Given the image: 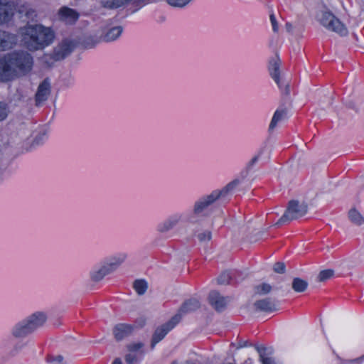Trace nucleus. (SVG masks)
<instances>
[{
    "label": "nucleus",
    "instance_id": "nucleus-1",
    "mask_svg": "<svg viewBox=\"0 0 364 364\" xmlns=\"http://www.w3.org/2000/svg\"><path fill=\"white\" fill-rule=\"evenodd\" d=\"M33 57L25 51L14 52L0 59V81L7 82L29 72L33 66Z\"/></svg>",
    "mask_w": 364,
    "mask_h": 364
},
{
    "label": "nucleus",
    "instance_id": "nucleus-2",
    "mask_svg": "<svg viewBox=\"0 0 364 364\" xmlns=\"http://www.w3.org/2000/svg\"><path fill=\"white\" fill-rule=\"evenodd\" d=\"M21 43L30 51L44 49L55 38L53 31L42 25H28L21 28Z\"/></svg>",
    "mask_w": 364,
    "mask_h": 364
},
{
    "label": "nucleus",
    "instance_id": "nucleus-3",
    "mask_svg": "<svg viewBox=\"0 0 364 364\" xmlns=\"http://www.w3.org/2000/svg\"><path fill=\"white\" fill-rule=\"evenodd\" d=\"M239 184V181L235 179L229 183L220 191H214L210 195L204 196L195 203L193 213L195 215H200L211 204L221 196H225L228 193L234 189Z\"/></svg>",
    "mask_w": 364,
    "mask_h": 364
},
{
    "label": "nucleus",
    "instance_id": "nucleus-4",
    "mask_svg": "<svg viewBox=\"0 0 364 364\" xmlns=\"http://www.w3.org/2000/svg\"><path fill=\"white\" fill-rule=\"evenodd\" d=\"M307 211L308 205L306 203L297 200H291L288 203L284 215L275 225H280L293 220H297L304 216Z\"/></svg>",
    "mask_w": 364,
    "mask_h": 364
},
{
    "label": "nucleus",
    "instance_id": "nucleus-5",
    "mask_svg": "<svg viewBox=\"0 0 364 364\" xmlns=\"http://www.w3.org/2000/svg\"><path fill=\"white\" fill-rule=\"evenodd\" d=\"M318 20L328 31L343 36L348 34V29L346 26L329 11H322L318 16Z\"/></svg>",
    "mask_w": 364,
    "mask_h": 364
},
{
    "label": "nucleus",
    "instance_id": "nucleus-6",
    "mask_svg": "<svg viewBox=\"0 0 364 364\" xmlns=\"http://www.w3.org/2000/svg\"><path fill=\"white\" fill-rule=\"evenodd\" d=\"M181 316L176 314L167 323L158 327L152 336L151 348L153 349L156 344L161 341L165 336L180 321Z\"/></svg>",
    "mask_w": 364,
    "mask_h": 364
},
{
    "label": "nucleus",
    "instance_id": "nucleus-7",
    "mask_svg": "<svg viewBox=\"0 0 364 364\" xmlns=\"http://www.w3.org/2000/svg\"><path fill=\"white\" fill-rule=\"evenodd\" d=\"M125 259V256L115 257L112 262L102 266L98 270L91 273V278L94 282L102 280L106 275L114 272Z\"/></svg>",
    "mask_w": 364,
    "mask_h": 364
},
{
    "label": "nucleus",
    "instance_id": "nucleus-8",
    "mask_svg": "<svg viewBox=\"0 0 364 364\" xmlns=\"http://www.w3.org/2000/svg\"><path fill=\"white\" fill-rule=\"evenodd\" d=\"M15 9L16 6L13 0H0V25L11 20Z\"/></svg>",
    "mask_w": 364,
    "mask_h": 364
},
{
    "label": "nucleus",
    "instance_id": "nucleus-9",
    "mask_svg": "<svg viewBox=\"0 0 364 364\" xmlns=\"http://www.w3.org/2000/svg\"><path fill=\"white\" fill-rule=\"evenodd\" d=\"M73 43L69 40H64L56 46L52 53V58L55 60H61L69 55L73 50Z\"/></svg>",
    "mask_w": 364,
    "mask_h": 364
},
{
    "label": "nucleus",
    "instance_id": "nucleus-10",
    "mask_svg": "<svg viewBox=\"0 0 364 364\" xmlns=\"http://www.w3.org/2000/svg\"><path fill=\"white\" fill-rule=\"evenodd\" d=\"M50 94V83L48 79H45L38 86L36 93V105H41L47 100Z\"/></svg>",
    "mask_w": 364,
    "mask_h": 364
},
{
    "label": "nucleus",
    "instance_id": "nucleus-11",
    "mask_svg": "<svg viewBox=\"0 0 364 364\" xmlns=\"http://www.w3.org/2000/svg\"><path fill=\"white\" fill-rule=\"evenodd\" d=\"M208 299L211 306L218 311H223L229 301L228 297L223 296L216 291H211L209 294Z\"/></svg>",
    "mask_w": 364,
    "mask_h": 364
},
{
    "label": "nucleus",
    "instance_id": "nucleus-12",
    "mask_svg": "<svg viewBox=\"0 0 364 364\" xmlns=\"http://www.w3.org/2000/svg\"><path fill=\"white\" fill-rule=\"evenodd\" d=\"M58 18L66 24H73L78 19L79 14L75 10L63 6L58 11Z\"/></svg>",
    "mask_w": 364,
    "mask_h": 364
},
{
    "label": "nucleus",
    "instance_id": "nucleus-13",
    "mask_svg": "<svg viewBox=\"0 0 364 364\" xmlns=\"http://www.w3.org/2000/svg\"><path fill=\"white\" fill-rule=\"evenodd\" d=\"M17 41L15 34L0 30V51L11 49Z\"/></svg>",
    "mask_w": 364,
    "mask_h": 364
},
{
    "label": "nucleus",
    "instance_id": "nucleus-14",
    "mask_svg": "<svg viewBox=\"0 0 364 364\" xmlns=\"http://www.w3.org/2000/svg\"><path fill=\"white\" fill-rule=\"evenodd\" d=\"M134 331V326L129 324L119 323L113 328V334L117 341H121L130 336Z\"/></svg>",
    "mask_w": 364,
    "mask_h": 364
},
{
    "label": "nucleus",
    "instance_id": "nucleus-15",
    "mask_svg": "<svg viewBox=\"0 0 364 364\" xmlns=\"http://www.w3.org/2000/svg\"><path fill=\"white\" fill-rule=\"evenodd\" d=\"M33 331L29 325L26 319L17 323L13 328L12 334L16 338L25 337L30 333H33Z\"/></svg>",
    "mask_w": 364,
    "mask_h": 364
},
{
    "label": "nucleus",
    "instance_id": "nucleus-16",
    "mask_svg": "<svg viewBox=\"0 0 364 364\" xmlns=\"http://www.w3.org/2000/svg\"><path fill=\"white\" fill-rule=\"evenodd\" d=\"M149 0H137L141 4H145ZM100 4L105 8L107 9H117L121 6H125L131 2L136 1V0H100Z\"/></svg>",
    "mask_w": 364,
    "mask_h": 364
},
{
    "label": "nucleus",
    "instance_id": "nucleus-17",
    "mask_svg": "<svg viewBox=\"0 0 364 364\" xmlns=\"http://www.w3.org/2000/svg\"><path fill=\"white\" fill-rule=\"evenodd\" d=\"M257 310L262 311H274L277 309V305L274 300L270 298L258 300L254 304Z\"/></svg>",
    "mask_w": 364,
    "mask_h": 364
},
{
    "label": "nucleus",
    "instance_id": "nucleus-18",
    "mask_svg": "<svg viewBox=\"0 0 364 364\" xmlns=\"http://www.w3.org/2000/svg\"><path fill=\"white\" fill-rule=\"evenodd\" d=\"M46 318L47 317L44 313L36 312L29 316L26 319L28 322L33 331H35L37 328H40L44 324Z\"/></svg>",
    "mask_w": 364,
    "mask_h": 364
},
{
    "label": "nucleus",
    "instance_id": "nucleus-19",
    "mask_svg": "<svg viewBox=\"0 0 364 364\" xmlns=\"http://www.w3.org/2000/svg\"><path fill=\"white\" fill-rule=\"evenodd\" d=\"M256 350L259 353V360L262 364H274V359L271 357L272 349L264 346H257Z\"/></svg>",
    "mask_w": 364,
    "mask_h": 364
},
{
    "label": "nucleus",
    "instance_id": "nucleus-20",
    "mask_svg": "<svg viewBox=\"0 0 364 364\" xmlns=\"http://www.w3.org/2000/svg\"><path fill=\"white\" fill-rule=\"evenodd\" d=\"M237 272H224L218 278V282L219 284H231L232 281L239 282L242 279L237 278Z\"/></svg>",
    "mask_w": 364,
    "mask_h": 364
},
{
    "label": "nucleus",
    "instance_id": "nucleus-21",
    "mask_svg": "<svg viewBox=\"0 0 364 364\" xmlns=\"http://www.w3.org/2000/svg\"><path fill=\"white\" fill-rule=\"evenodd\" d=\"M281 61L277 57L274 59H272L269 62V70L270 73V75L274 80L275 82L279 85V68H280Z\"/></svg>",
    "mask_w": 364,
    "mask_h": 364
},
{
    "label": "nucleus",
    "instance_id": "nucleus-22",
    "mask_svg": "<svg viewBox=\"0 0 364 364\" xmlns=\"http://www.w3.org/2000/svg\"><path fill=\"white\" fill-rule=\"evenodd\" d=\"M180 217L178 215L172 216L161 223L158 226V230L161 232H166L173 229L179 222Z\"/></svg>",
    "mask_w": 364,
    "mask_h": 364
},
{
    "label": "nucleus",
    "instance_id": "nucleus-23",
    "mask_svg": "<svg viewBox=\"0 0 364 364\" xmlns=\"http://www.w3.org/2000/svg\"><path fill=\"white\" fill-rule=\"evenodd\" d=\"M200 307V303L197 299H191L183 303L181 307L179 314L181 316L182 314L189 313L196 311Z\"/></svg>",
    "mask_w": 364,
    "mask_h": 364
},
{
    "label": "nucleus",
    "instance_id": "nucleus-24",
    "mask_svg": "<svg viewBox=\"0 0 364 364\" xmlns=\"http://www.w3.org/2000/svg\"><path fill=\"white\" fill-rule=\"evenodd\" d=\"M123 29L122 26H115L111 28L103 34L102 38L103 41L106 42L113 41L119 37Z\"/></svg>",
    "mask_w": 364,
    "mask_h": 364
},
{
    "label": "nucleus",
    "instance_id": "nucleus-25",
    "mask_svg": "<svg viewBox=\"0 0 364 364\" xmlns=\"http://www.w3.org/2000/svg\"><path fill=\"white\" fill-rule=\"evenodd\" d=\"M287 117V110L286 109H278L277 110L273 117L271 120V122L269 126V131H272L277 125V123L284 119Z\"/></svg>",
    "mask_w": 364,
    "mask_h": 364
},
{
    "label": "nucleus",
    "instance_id": "nucleus-26",
    "mask_svg": "<svg viewBox=\"0 0 364 364\" xmlns=\"http://www.w3.org/2000/svg\"><path fill=\"white\" fill-rule=\"evenodd\" d=\"M308 283L300 278H294L292 282V288L296 292H303L307 288Z\"/></svg>",
    "mask_w": 364,
    "mask_h": 364
},
{
    "label": "nucleus",
    "instance_id": "nucleus-27",
    "mask_svg": "<svg viewBox=\"0 0 364 364\" xmlns=\"http://www.w3.org/2000/svg\"><path fill=\"white\" fill-rule=\"evenodd\" d=\"M133 287L139 295H143L146 292L148 285L145 280L137 279L134 282Z\"/></svg>",
    "mask_w": 364,
    "mask_h": 364
},
{
    "label": "nucleus",
    "instance_id": "nucleus-28",
    "mask_svg": "<svg viewBox=\"0 0 364 364\" xmlns=\"http://www.w3.org/2000/svg\"><path fill=\"white\" fill-rule=\"evenodd\" d=\"M349 218L353 223L360 225L364 223V218L355 209H351L348 213Z\"/></svg>",
    "mask_w": 364,
    "mask_h": 364
},
{
    "label": "nucleus",
    "instance_id": "nucleus-29",
    "mask_svg": "<svg viewBox=\"0 0 364 364\" xmlns=\"http://www.w3.org/2000/svg\"><path fill=\"white\" fill-rule=\"evenodd\" d=\"M272 290V287L266 283L259 284L255 287V294L259 295L267 294Z\"/></svg>",
    "mask_w": 364,
    "mask_h": 364
},
{
    "label": "nucleus",
    "instance_id": "nucleus-30",
    "mask_svg": "<svg viewBox=\"0 0 364 364\" xmlns=\"http://www.w3.org/2000/svg\"><path fill=\"white\" fill-rule=\"evenodd\" d=\"M48 364H65L63 363V357L61 355L50 354L47 356Z\"/></svg>",
    "mask_w": 364,
    "mask_h": 364
},
{
    "label": "nucleus",
    "instance_id": "nucleus-31",
    "mask_svg": "<svg viewBox=\"0 0 364 364\" xmlns=\"http://www.w3.org/2000/svg\"><path fill=\"white\" fill-rule=\"evenodd\" d=\"M334 274L333 270L332 269H326L320 272L318 279L319 282H324L333 277Z\"/></svg>",
    "mask_w": 364,
    "mask_h": 364
},
{
    "label": "nucleus",
    "instance_id": "nucleus-32",
    "mask_svg": "<svg viewBox=\"0 0 364 364\" xmlns=\"http://www.w3.org/2000/svg\"><path fill=\"white\" fill-rule=\"evenodd\" d=\"M191 0H167L169 5L174 7H183L186 6Z\"/></svg>",
    "mask_w": 364,
    "mask_h": 364
},
{
    "label": "nucleus",
    "instance_id": "nucleus-33",
    "mask_svg": "<svg viewBox=\"0 0 364 364\" xmlns=\"http://www.w3.org/2000/svg\"><path fill=\"white\" fill-rule=\"evenodd\" d=\"M9 113L8 107L6 103L0 102V122L4 120Z\"/></svg>",
    "mask_w": 364,
    "mask_h": 364
},
{
    "label": "nucleus",
    "instance_id": "nucleus-34",
    "mask_svg": "<svg viewBox=\"0 0 364 364\" xmlns=\"http://www.w3.org/2000/svg\"><path fill=\"white\" fill-rule=\"evenodd\" d=\"M144 343L141 342L130 343L127 345V349L130 352L137 351L144 347Z\"/></svg>",
    "mask_w": 364,
    "mask_h": 364
},
{
    "label": "nucleus",
    "instance_id": "nucleus-35",
    "mask_svg": "<svg viewBox=\"0 0 364 364\" xmlns=\"http://www.w3.org/2000/svg\"><path fill=\"white\" fill-rule=\"evenodd\" d=\"M211 232L206 230L198 234V238L200 242L209 241L211 239Z\"/></svg>",
    "mask_w": 364,
    "mask_h": 364
},
{
    "label": "nucleus",
    "instance_id": "nucleus-36",
    "mask_svg": "<svg viewBox=\"0 0 364 364\" xmlns=\"http://www.w3.org/2000/svg\"><path fill=\"white\" fill-rule=\"evenodd\" d=\"M274 271L279 274H282L285 271V264L283 262H277L274 265Z\"/></svg>",
    "mask_w": 364,
    "mask_h": 364
},
{
    "label": "nucleus",
    "instance_id": "nucleus-37",
    "mask_svg": "<svg viewBox=\"0 0 364 364\" xmlns=\"http://www.w3.org/2000/svg\"><path fill=\"white\" fill-rule=\"evenodd\" d=\"M270 21L272 23V29L274 32H277L279 29L278 23L276 20L275 16L274 14H270Z\"/></svg>",
    "mask_w": 364,
    "mask_h": 364
},
{
    "label": "nucleus",
    "instance_id": "nucleus-38",
    "mask_svg": "<svg viewBox=\"0 0 364 364\" xmlns=\"http://www.w3.org/2000/svg\"><path fill=\"white\" fill-rule=\"evenodd\" d=\"M125 361L128 364H133L134 362L136 361V355L133 353H128L125 356Z\"/></svg>",
    "mask_w": 364,
    "mask_h": 364
},
{
    "label": "nucleus",
    "instance_id": "nucleus-39",
    "mask_svg": "<svg viewBox=\"0 0 364 364\" xmlns=\"http://www.w3.org/2000/svg\"><path fill=\"white\" fill-rule=\"evenodd\" d=\"M24 94L21 89H17L16 94L14 95V97L15 100L18 101H21L24 98Z\"/></svg>",
    "mask_w": 364,
    "mask_h": 364
},
{
    "label": "nucleus",
    "instance_id": "nucleus-40",
    "mask_svg": "<svg viewBox=\"0 0 364 364\" xmlns=\"http://www.w3.org/2000/svg\"><path fill=\"white\" fill-rule=\"evenodd\" d=\"M258 159H259V156H255V157H253L251 159V161L249 162L247 167L249 168H250L252 166L255 165V164H256L257 162Z\"/></svg>",
    "mask_w": 364,
    "mask_h": 364
},
{
    "label": "nucleus",
    "instance_id": "nucleus-41",
    "mask_svg": "<svg viewBox=\"0 0 364 364\" xmlns=\"http://www.w3.org/2000/svg\"><path fill=\"white\" fill-rule=\"evenodd\" d=\"M247 346V342H246V341H244V342H242H242H240V343H239V345H238V346H237V348H242V347H245V346Z\"/></svg>",
    "mask_w": 364,
    "mask_h": 364
},
{
    "label": "nucleus",
    "instance_id": "nucleus-42",
    "mask_svg": "<svg viewBox=\"0 0 364 364\" xmlns=\"http://www.w3.org/2000/svg\"><path fill=\"white\" fill-rule=\"evenodd\" d=\"M113 364H122V360L119 358H116L114 360Z\"/></svg>",
    "mask_w": 364,
    "mask_h": 364
},
{
    "label": "nucleus",
    "instance_id": "nucleus-43",
    "mask_svg": "<svg viewBox=\"0 0 364 364\" xmlns=\"http://www.w3.org/2000/svg\"><path fill=\"white\" fill-rule=\"evenodd\" d=\"M285 93H286V95H289V85H287L286 87H285Z\"/></svg>",
    "mask_w": 364,
    "mask_h": 364
},
{
    "label": "nucleus",
    "instance_id": "nucleus-44",
    "mask_svg": "<svg viewBox=\"0 0 364 364\" xmlns=\"http://www.w3.org/2000/svg\"><path fill=\"white\" fill-rule=\"evenodd\" d=\"M245 364H251V363H252V360H251L250 358H248V359L245 361Z\"/></svg>",
    "mask_w": 364,
    "mask_h": 364
},
{
    "label": "nucleus",
    "instance_id": "nucleus-45",
    "mask_svg": "<svg viewBox=\"0 0 364 364\" xmlns=\"http://www.w3.org/2000/svg\"><path fill=\"white\" fill-rule=\"evenodd\" d=\"M171 364H178L176 361L172 362Z\"/></svg>",
    "mask_w": 364,
    "mask_h": 364
},
{
    "label": "nucleus",
    "instance_id": "nucleus-46",
    "mask_svg": "<svg viewBox=\"0 0 364 364\" xmlns=\"http://www.w3.org/2000/svg\"><path fill=\"white\" fill-rule=\"evenodd\" d=\"M26 16H28V15H29V11H26Z\"/></svg>",
    "mask_w": 364,
    "mask_h": 364
},
{
    "label": "nucleus",
    "instance_id": "nucleus-47",
    "mask_svg": "<svg viewBox=\"0 0 364 364\" xmlns=\"http://www.w3.org/2000/svg\"><path fill=\"white\" fill-rule=\"evenodd\" d=\"M19 12H20V13H22V12H23V11L22 9H20V10H19Z\"/></svg>",
    "mask_w": 364,
    "mask_h": 364
},
{
    "label": "nucleus",
    "instance_id": "nucleus-48",
    "mask_svg": "<svg viewBox=\"0 0 364 364\" xmlns=\"http://www.w3.org/2000/svg\"><path fill=\"white\" fill-rule=\"evenodd\" d=\"M94 46H95V44H92V46H90L89 48H92Z\"/></svg>",
    "mask_w": 364,
    "mask_h": 364
}]
</instances>
